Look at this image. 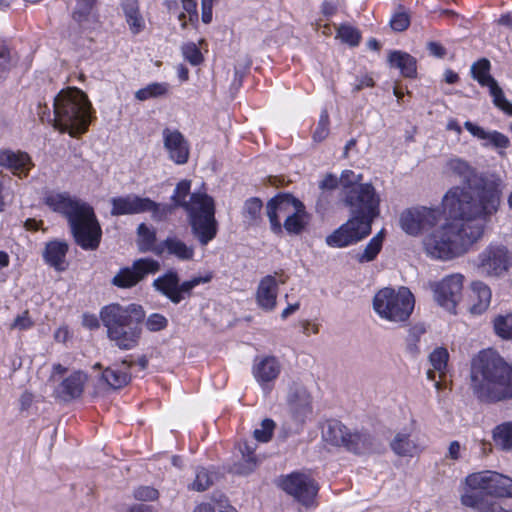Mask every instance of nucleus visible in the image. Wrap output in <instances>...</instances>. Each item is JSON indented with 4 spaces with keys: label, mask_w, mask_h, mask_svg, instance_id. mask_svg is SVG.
<instances>
[{
    "label": "nucleus",
    "mask_w": 512,
    "mask_h": 512,
    "mask_svg": "<svg viewBox=\"0 0 512 512\" xmlns=\"http://www.w3.org/2000/svg\"><path fill=\"white\" fill-rule=\"evenodd\" d=\"M262 209V202L258 198H250L245 202L243 209V217L245 222L249 225H253L257 222L260 217Z\"/></svg>",
    "instance_id": "obj_45"
},
{
    "label": "nucleus",
    "mask_w": 512,
    "mask_h": 512,
    "mask_svg": "<svg viewBox=\"0 0 512 512\" xmlns=\"http://www.w3.org/2000/svg\"><path fill=\"white\" fill-rule=\"evenodd\" d=\"M164 148L169 158L176 164H184L189 158V145L182 133L166 128L162 132Z\"/></svg>",
    "instance_id": "obj_24"
},
{
    "label": "nucleus",
    "mask_w": 512,
    "mask_h": 512,
    "mask_svg": "<svg viewBox=\"0 0 512 512\" xmlns=\"http://www.w3.org/2000/svg\"><path fill=\"white\" fill-rule=\"evenodd\" d=\"M95 0H76V7L73 13V18L77 22L81 23L86 20L89 16Z\"/></svg>",
    "instance_id": "obj_51"
},
{
    "label": "nucleus",
    "mask_w": 512,
    "mask_h": 512,
    "mask_svg": "<svg viewBox=\"0 0 512 512\" xmlns=\"http://www.w3.org/2000/svg\"><path fill=\"white\" fill-rule=\"evenodd\" d=\"M325 442L333 446H343L355 453H363L371 446V439L366 434L351 433L341 422L329 421L322 432Z\"/></svg>",
    "instance_id": "obj_9"
},
{
    "label": "nucleus",
    "mask_w": 512,
    "mask_h": 512,
    "mask_svg": "<svg viewBox=\"0 0 512 512\" xmlns=\"http://www.w3.org/2000/svg\"><path fill=\"white\" fill-rule=\"evenodd\" d=\"M426 445L417 435L411 437L408 432H399L391 442L392 450L399 456L414 457L420 454Z\"/></svg>",
    "instance_id": "obj_29"
},
{
    "label": "nucleus",
    "mask_w": 512,
    "mask_h": 512,
    "mask_svg": "<svg viewBox=\"0 0 512 512\" xmlns=\"http://www.w3.org/2000/svg\"><path fill=\"white\" fill-rule=\"evenodd\" d=\"M483 480L486 495L496 498H512V478L495 471L478 472Z\"/></svg>",
    "instance_id": "obj_21"
},
{
    "label": "nucleus",
    "mask_w": 512,
    "mask_h": 512,
    "mask_svg": "<svg viewBox=\"0 0 512 512\" xmlns=\"http://www.w3.org/2000/svg\"><path fill=\"white\" fill-rule=\"evenodd\" d=\"M383 239L384 231L381 230L368 242L362 252L355 255V259L360 263L374 260L382 248Z\"/></svg>",
    "instance_id": "obj_40"
},
{
    "label": "nucleus",
    "mask_w": 512,
    "mask_h": 512,
    "mask_svg": "<svg viewBox=\"0 0 512 512\" xmlns=\"http://www.w3.org/2000/svg\"><path fill=\"white\" fill-rule=\"evenodd\" d=\"M138 324H127L107 331V337L119 349L131 350L137 346L141 336V329Z\"/></svg>",
    "instance_id": "obj_28"
},
{
    "label": "nucleus",
    "mask_w": 512,
    "mask_h": 512,
    "mask_svg": "<svg viewBox=\"0 0 512 512\" xmlns=\"http://www.w3.org/2000/svg\"><path fill=\"white\" fill-rule=\"evenodd\" d=\"M489 71L490 62L485 58L480 59L471 67L473 78L482 86L489 88L494 104L505 113L512 115V104L505 98L502 89L498 86L496 80L490 76Z\"/></svg>",
    "instance_id": "obj_17"
},
{
    "label": "nucleus",
    "mask_w": 512,
    "mask_h": 512,
    "mask_svg": "<svg viewBox=\"0 0 512 512\" xmlns=\"http://www.w3.org/2000/svg\"><path fill=\"white\" fill-rule=\"evenodd\" d=\"M15 61L9 48L0 45V78L14 65Z\"/></svg>",
    "instance_id": "obj_54"
},
{
    "label": "nucleus",
    "mask_w": 512,
    "mask_h": 512,
    "mask_svg": "<svg viewBox=\"0 0 512 512\" xmlns=\"http://www.w3.org/2000/svg\"><path fill=\"white\" fill-rule=\"evenodd\" d=\"M371 232V225L368 221H361L358 218H350L334 230L325 239L326 244L332 248H344L368 236Z\"/></svg>",
    "instance_id": "obj_13"
},
{
    "label": "nucleus",
    "mask_w": 512,
    "mask_h": 512,
    "mask_svg": "<svg viewBox=\"0 0 512 512\" xmlns=\"http://www.w3.org/2000/svg\"><path fill=\"white\" fill-rule=\"evenodd\" d=\"M212 482L213 479L209 472L204 468H200L196 472L195 480L192 483V489L196 491H204L209 488Z\"/></svg>",
    "instance_id": "obj_53"
},
{
    "label": "nucleus",
    "mask_w": 512,
    "mask_h": 512,
    "mask_svg": "<svg viewBox=\"0 0 512 512\" xmlns=\"http://www.w3.org/2000/svg\"><path fill=\"white\" fill-rule=\"evenodd\" d=\"M389 62L392 67L399 69L405 77H412L416 73V62L407 53L394 51L389 55Z\"/></svg>",
    "instance_id": "obj_38"
},
{
    "label": "nucleus",
    "mask_w": 512,
    "mask_h": 512,
    "mask_svg": "<svg viewBox=\"0 0 512 512\" xmlns=\"http://www.w3.org/2000/svg\"><path fill=\"white\" fill-rule=\"evenodd\" d=\"M492 298L491 289L482 281H474L467 292V308L473 315H481L490 306Z\"/></svg>",
    "instance_id": "obj_26"
},
{
    "label": "nucleus",
    "mask_w": 512,
    "mask_h": 512,
    "mask_svg": "<svg viewBox=\"0 0 512 512\" xmlns=\"http://www.w3.org/2000/svg\"><path fill=\"white\" fill-rule=\"evenodd\" d=\"M240 451L242 454V461L235 464L232 471L236 474L246 475L255 469L257 465V458L254 455V447L249 443H245Z\"/></svg>",
    "instance_id": "obj_39"
},
{
    "label": "nucleus",
    "mask_w": 512,
    "mask_h": 512,
    "mask_svg": "<svg viewBox=\"0 0 512 512\" xmlns=\"http://www.w3.org/2000/svg\"><path fill=\"white\" fill-rule=\"evenodd\" d=\"M361 180H362L361 174H356L352 170H344L339 179V182L343 188V196L345 195V192L347 190L351 189V187L362 185L360 183Z\"/></svg>",
    "instance_id": "obj_50"
},
{
    "label": "nucleus",
    "mask_w": 512,
    "mask_h": 512,
    "mask_svg": "<svg viewBox=\"0 0 512 512\" xmlns=\"http://www.w3.org/2000/svg\"><path fill=\"white\" fill-rule=\"evenodd\" d=\"M478 472L467 475L460 486V503L468 508L479 511L487 495L484 491V485Z\"/></svg>",
    "instance_id": "obj_19"
},
{
    "label": "nucleus",
    "mask_w": 512,
    "mask_h": 512,
    "mask_svg": "<svg viewBox=\"0 0 512 512\" xmlns=\"http://www.w3.org/2000/svg\"><path fill=\"white\" fill-rule=\"evenodd\" d=\"M275 423L271 419H264L260 428L254 430V437L259 442H268L273 434Z\"/></svg>",
    "instance_id": "obj_49"
},
{
    "label": "nucleus",
    "mask_w": 512,
    "mask_h": 512,
    "mask_svg": "<svg viewBox=\"0 0 512 512\" xmlns=\"http://www.w3.org/2000/svg\"><path fill=\"white\" fill-rule=\"evenodd\" d=\"M183 57L191 65H199L203 61V56L195 43H186L181 48Z\"/></svg>",
    "instance_id": "obj_48"
},
{
    "label": "nucleus",
    "mask_w": 512,
    "mask_h": 512,
    "mask_svg": "<svg viewBox=\"0 0 512 512\" xmlns=\"http://www.w3.org/2000/svg\"><path fill=\"white\" fill-rule=\"evenodd\" d=\"M174 208L173 205H161L153 201V205L151 208L147 209V211L152 212V218L154 220L161 221L171 214Z\"/></svg>",
    "instance_id": "obj_56"
},
{
    "label": "nucleus",
    "mask_w": 512,
    "mask_h": 512,
    "mask_svg": "<svg viewBox=\"0 0 512 512\" xmlns=\"http://www.w3.org/2000/svg\"><path fill=\"white\" fill-rule=\"evenodd\" d=\"M44 203L68 221L75 242L84 250H95L101 240L102 230L93 208L67 192L49 191Z\"/></svg>",
    "instance_id": "obj_3"
},
{
    "label": "nucleus",
    "mask_w": 512,
    "mask_h": 512,
    "mask_svg": "<svg viewBox=\"0 0 512 512\" xmlns=\"http://www.w3.org/2000/svg\"><path fill=\"white\" fill-rule=\"evenodd\" d=\"M337 37L344 43L350 46H357L360 41L359 31L349 25H342L337 30Z\"/></svg>",
    "instance_id": "obj_47"
},
{
    "label": "nucleus",
    "mask_w": 512,
    "mask_h": 512,
    "mask_svg": "<svg viewBox=\"0 0 512 512\" xmlns=\"http://www.w3.org/2000/svg\"><path fill=\"white\" fill-rule=\"evenodd\" d=\"M444 172L459 177L463 181H468L473 174L471 166L458 157L451 158L446 162Z\"/></svg>",
    "instance_id": "obj_42"
},
{
    "label": "nucleus",
    "mask_w": 512,
    "mask_h": 512,
    "mask_svg": "<svg viewBox=\"0 0 512 512\" xmlns=\"http://www.w3.org/2000/svg\"><path fill=\"white\" fill-rule=\"evenodd\" d=\"M284 283V281H280ZM279 281L273 275L263 277L255 292L256 304L266 312L273 311L277 305Z\"/></svg>",
    "instance_id": "obj_25"
},
{
    "label": "nucleus",
    "mask_w": 512,
    "mask_h": 512,
    "mask_svg": "<svg viewBox=\"0 0 512 512\" xmlns=\"http://www.w3.org/2000/svg\"><path fill=\"white\" fill-rule=\"evenodd\" d=\"M183 10L189 15V20L197 18V4L195 0H182Z\"/></svg>",
    "instance_id": "obj_62"
},
{
    "label": "nucleus",
    "mask_w": 512,
    "mask_h": 512,
    "mask_svg": "<svg viewBox=\"0 0 512 512\" xmlns=\"http://www.w3.org/2000/svg\"><path fill=\"white\" fill-rule=\"evenodd\" d=\"M82 325L90 330L97 329L99 327V320L94 314H84L82 317Z\"/></svg>",
    "instance_id": "obj_64"
},
{
    "label": "nucleus",
    "mask_w": 512,
    "mask_h": 512,
    "mask_svg": "<svg viewBox=\"0 0 512 512\" xmlns=\"http://www.w3.org/2000/svg\"><path fill=\"white\" fill-rule=\"evenodd\" d=\"M414 295L404 286L398 288L385 287L373 298V310L383 320L392 323L407 321L413 312Z\"/></svg>",
    "instance_id": "obj_6"
},
{
    "label": "nucleus",
    "mask_w": 512,
    "mask_h": 512,
    "mask_svg": "<svg viewBox=\"0 0 512 512\" xmlns=\"http://www.w3.org/2000/svg\"><path fill=\"white\" fill-rule=\"evenodd\" d=\"M464 127L474 137L481 140H486L488 144H491L495 148L505 149L508 148L510 145L509 138L498 131H486L484 128L470 121H466L464 123Z\"/></svg>",
    "instance_id": "obj_34"
},
{
    "label": "nucleus",
    "mask_w": 512,
    "mask_h": 512,
    "mask_svg": "<svg viewBox=\"0 0 512 512\" xmlns=\"http://www.w3.org/2000/svg\"><path fill=\"white\" fill-rule=\"evenodd\" d=\"M281 487L306 508L317 506L316 496L319 487L310 476L303 473H292L282 480Z\"/></svg>",
    "instance_id": "obj_12"
},
{
    "label": "nucleus",
    "mask_w": 512,
    "mask_h": 512,
    "mask_svg": "<svg viewBox=\"0 0 512 512\" xmlns=\"http://www.w3.org/2000/svg\"><path fill=\"white\" fill-rule=\"evenodd\" d=\"M102 379L113 389L122 388L130 381L129 365L123 362L121 366L105 369L102 373Z\"/></svg>",
    "instance_id": "obj_36"
},
{
    "label": "nucleus",
    "mask_w": 512,
    "mask_h": 512,
    "mask_svg": "<svg viewBox=\"0 0 512 512\" xmlns=\"http://www.w3.org/2000/svg\"><path fill=\"white\" fill-rule=\"evenodd\" d=\"M54 128L76 137L87 131L91 122V103L77 88L59 92L53 101Z\"/></svg>",
    "instance_id": "obj_5"
},
{
    "label": "nucleus",
    "mask_w": 512,
    "mask_h": 512,
    "mask_svg": "<svg viewBox=\"0 0 512 512\" xmlns=\"http://www.w3.org/2000/svg\"><path fill=\"white\" fill-rule=\"evenodd\" d=\"M122 9L130 32L134 35L141 33L145 29L146 23L140 12L138 1L125 0Z\"/></svg>",
    "instance_id": "obj_35"
},
{
    "label": "nucleus",
    "mask_w": 512,
    "mask_h": 512,
    "mask_svg": "<svg viewBox=\"0 0 512 512\" xmlns=\"http://www.w3.org/2000/svg\"><path fill=\"white\" fill-rule=\"evenodd\" d=\"M145 325L151 332L162 331L168 326V319L160 313H152L147 317Z\"/></svg>",
    "instance_id": "obj_52"
},
{
    "label": "nucleus",
    "mask_w": 512,
    "mask_h": 512,
    "mask_svg": "<svg viewBox=\"0 0 512 512\" xmlns=\"http://www.w3.org/2000/svg\"><path fill=\"white\" fill-rule=\"evenodd\" d=\"M110 202L112 204L111 214L113 216L144 213L153 205L151 199L135 194L113 197Z\"/></svg>",
    "instance_id": "obj_22"
},
{
    "label": "nucleus",
    "mask_w": 512,
    "mask_h": 512,
    "mask_svg": "<svg viewBox=\"0 0 512 512\" xmlns=\"http://www.w3.org/2000/svg\"><path fill=\"white\" fill-rule=\"evenodd\" d=\"M160 269V264L152 258H140L135 260L131 267H125L113 277L112 284L119 288H131L137 285L149 274H155Z\"/></svg>",
    "instance_id": "obj_16"
},
{
    "label": "nucleus",
    "mask_w": 512,
    "mask_h": 512,
    "mask_svg": "<svg viewBox=\"0 0 512 512\" xmlns=\"http://www.w3.org/2000/svg\"><path fill=\"white\" fill-rule=\"evenodd\" d=\"M299 203L301 201L289 194H279L267 203V216L274 233L282 231L281 219L285 220L291 213H295Z\"/></svg>",
    "instance_id": "obj_18"
},
{
    "label": "nucleus",
    "mask_w": 512,
    "mask_h": 512,
    "mask_svg": "<svg viewBox=\"0 0 512 512\" xmlns=\"http://www.w3.org/2000/svg\"><path fill=\"white\" fill-rule=\"evenodd\" d=\"M464 276L461 274H451L438 282L431 284L435 301L450 312H455V308L462 297Z\"/></svg>",
    "instance_id": "obj_14"
},
{
    "label": "nucleus",
    "mask_w": 512,
    "mask_h": 512,
    "mask_svg": "<svg viewBox=\"0 0 512 512\" xmlns=\"http://www.w3.org/2000/svg\"><path fill=\"white\" fill-rule=\"evenodd\" d=\"M287 401L293 416L298 421H304L312 411L310 395L305 387L299 383H293L290 386Z\"/></svg>",
    "instance_id": "obj_27"
},
{
    "label": "nucleus",
    "mask_w": 512,
    "mask_h": 512,
    "mask_svg": "<svg viewBox=\"0 0 512 512\" xmlns=\"http://www.w3.org/2000/svg\"><path fill=\"white\" fill-rule=\"evenodd\" d=\"M212 273L195 276L188 281L179 284L178 275L175 272H168L153 281L154 288L165 295L172 303L178 304L189 296L191 291L200 284L208 283L212 280Z\"/></svg>",
    "instance_id": "obj_8"
},
{
    "label": "nucleus",
    "mask_w": 512,
    "mask_h": 512,
    "mask_svg": "<svg viewBox=\"0 0 512 512\" xmlns=\"http://www.w3.org/2000/svg\"><path fill=\"white\" fill-rule=\"evenodd\" d=\"M470 385L481 400L512 399V366L495 351H480L471 362Z\"/></svg>",
    "instance_id": "obj_2"
},
{
    "label": "nucleus",
    "mask_w": 512,
    "mask_h": 512,
    "mask_svg": "<svg viewBox=\"0 0 512 512\" xmlns=\"http://www.w3.org/2000/svg\"><path fill=\"white\" fill-rule=\"evenodd\" d=\"M477 268L488 277H501L512 266V254L505 245L489 244L477 257Z\"/></svg>",
    "instance_id": "obj_10"
},
{
    "label": "nucleus",
    "mask_w": 512,
    "mask_h": 512,
    "mask_svg": "<svg viewBox=\"0 0 512 512\" xmlns=\"http://www.w3.org/2000/svg\"><path fill=\"white\" fill-rule=\"evenodd\" d=\"M281 369V363L275 356L266 355L254 359L251 371L255 381L265 389L278 378Z\"/></svg>",
    "instance_id": "obj_20"
},
{
    "label": "nucleus",
    "mask_w": 512,
    "mask_h": 512,
    "mask_svg": "<svg viewBox=\"0 0 512 512\" xmlns=\"http://www.w3.org/2000/svg\"><path fill=\"white\" fill-rule=\"evenodd\" d=\"M169 91V84L166 82H153L135 92V98L139 101H146L152 98L165 96Z\"/></svg>",
    "instance_id": "obj_43"
},
{
    "label": "nucleus",
    "mask_w": 512,
    "mask_h": 512,
    "mask_svg": "<svg viewBox=\"0 0 512 512\" xmlns=\"http://www.w3.org/2000/svg\"><path fill=\"white\" fill-rule=\"evenodd\" d=\"M32 326V321L28 316V312H23L21 315L17 316L14 320L12 327L19 330H26Z\"/></svg>",
    "instance_id": "obj_60"
},
{
    "label": "nucleus",
    "mask_w": 512,
    "mask_h": 512,
    "mask_svg": "<svg viewBox=\"0 0 512 512\" xmlns=\"http://www.w3.org/2000/svg\"><path fill=\"white\" fill-rule=\"evenodd\" d=\"M143 316L141 306L135 304L121 306L114 303L103 307L100 312L101 321L107 331L127 324L140 323Z\"/></svg>",
    "instance_id": "obj_15"
},
{
    "label": "nucleus",
    "mask_w": 512,
    "mask_h": 512,
    "mask_svg": "<svg viewBox=\"0 0 512 512\" xmlns=\"http://www.w3.org/2000/svg\"><path fill=\"white\" fill-rule=\"evenodd\" d=\"M164 252L182 261L191 260L194 256L193 247L186 245L182 240L176 237H168L154 249V253L156 254H162Z\"/></svg>",
    "instance_id": "obj_33"
},
{
    "label": "nucleus",
    "mask_w": 512,
    "mask_h": 512,
    "mask_svg": "<svg viewBox=\"0 0 512 512\" xmlns=\"http://www.w3.org/2000/svg\"><path fill=\"white\" fill-rule=\"evenodd\" d=\"M495 333L503 339H512V313L499 315L493 322Z\"/></svg>",
    "instance_id": "obj_46"
},
{
    "label": "nucleus",
    "mask_w": 512,
    "mask_h": 512,
    "mask_svg": "<svg viewBox=\"0 0 512 512\" xmlns=\"http://www.w3.org/2000/svg\"><path fill=\"white\" fill-rule=\"evenodd\" d=\"M215 0H202L201 8H202V21L206 24L210 23L212 20V8Z\"/></svg>",
    "instance_id": "obj_61"
},
{
    "label": "nucleus",
    "mask_w": 512,
    "mask_h": 512,
    "mask_svg": "<svg viewBox=\"0 0 512 512\" xmlns=\"http://www.w3.org/2000/svg\"><path fill=\"white\" fill-rule=\"evenodd\" d=\"M343 202L350 209L352 218L368 221L370 225L379 215L380 198L370 184L351 187L345 192Z\"/></svg>",
    "instance_id": "obj_7"
},
{
    "label": "nucleus",
    "mask_w": 512,
    "mask_h": 512,
    "mask_svg": "<svg viewBox=\"0 0 512 512\" xmlns=\"http://www.w3.org/2000/svg\"><path fill=\"white\" fill-rule=\"evenodd\" d=\"M309 215L305 210L304 204L301 202L295 208V213H291L284 220L283 227L288 233L299 234L308 224Z\"/></svg>",
    "instance_id": "obj_37"
},
{
    "label": "nucleus",
    "mask_w": 512,
    "mask_h": 512,
    "mask_svg": "<svg viewBox=\"0 0 512 512\" xmlns=\"http://www.w3.org/2000/svg\"><path fill=\"white\" fill-rule=\"evenodd\" d=\"M493 440L496 447L504 451L512 450V422L497 425L493 430Z\"/></svg>",
    "instance_id": "obj_41"
},
{
    "label": "nucleus",
    "mask_w": 512,
    "mask_h": 512,
    "mask_svg": "<svg viewBox=\"0 0 512 512\" xmlns=\"http://www.w3.org/2000/svg\"><path fill=\"white\" fill-rule=\"evenodd\" d=\"M87 381L88 375L84 371H73L57 385L54 395L62 401L76 399L82 395Z\"/></svg>",
    "instance_id": "obj_23"
},
{
    "label": "nucleus",
    "mask_w": 512,
    "mask_h": 512,
    "mask_svg": "<svg viewBox=\"0 0 512 512\" xmlns=\"http://www.w3.org/2000/svg\"><path fill=\"white\" fill-rule=\"evenodd\" d=\"M0 165L9 168L19 177L27 176L33 166L27 153L12 150H0Z\"/></svg>",
    "instance_id": "obj_30"
},
{
    "label": "nucleus",
    "mask_w": 512,
    "mask_h": 512,
    "mask_svg": "<svg viewBox=\"0 0 512 512\" xmlns=\"http://www.w3.org/2000/svg\"><path fill=\"white\" fill-rule=\"evenodd\" d=\"M501 191L485 185L475 192L453 187L442 199L443 211L451 218L424 239L427 254L449 260L467 253L484 235L487 223L499 208Z\"/></svg>",
    "instance_id": "obj_1"
},
{
    "label": "nucleus",
    "mask_w": 512,
    "mask_h": 512,
    "mask_svg": "<svg viewBox=\"0 0 512 512\" xmlns=\"http://www.w3.org/2000/svg\"><path fill=\"white\" fill-rule=\"evenodd\" d=\"M36 113L41 122L50 123L54 126L53 115L51 114L50 108L47 105V103L40 101L37 105Z\"/></svg>",
    "instance_id": "obj_59"
},
{
    "label": "nucleus",
    "mask_w": 512,
    "mask_h": 512,
    "mask_svg": "<svg viewBox=\"0 0 512 512\" xmlns=\"http://www.w3.org/2000/svg\"><path fill=\"white\" fill-rule=\"evenodd\" d=\"M448 359L449 353L447 349L443 347L434 349L429 355V362L432 369H428L426 375L429 380L434 382V386L438 390L440 389L441 384L440 381L436 380V373H438L440 379L446 375Z\"/></svg>",
    "instance_id": "obj_32"
},
{
    "label": "nucleus",
    "mask_w": 512,
    "mask_h": 512,
    "mask_svg": "<svg viewBox=\"0 0 512 512\" xmlns=\"http://www.w3.org/2000/svg\"><path fill=\"white\" fill-rule=\"evenodd\" d=\"M479 512H510L502 507L500 504L490 501L488 498L479 510Z\"/></svg>",
    "instance_id": "obj_63"
},
{
    "label": "nucleus",
    "mask_w": 512,
    "mask_h": 512,
    "mask_svg": "<svg viewBox=\"0 0 512 512\" xmlns=\"http://www.w3.org/2000/svg\"><path fill=\"white\" fill-rule=\"evenodd\" d=\"M410 19L408 14L404 12L396 13L390 20L391 28L395 31L401 32L408 28Z\"/></svg>",
    "instance_id": "obj_58"
},
{
    "label": "nucleus",
    "mask_w": 512,
    "mask_h": 512,
    "mask_svg": "<svg viewBox=\"0 0 512 512\" xmlns=\"http://www.w3.org/2000/svg\"><path fill=\"white\" fill-rule=\"evenodd\" d=\"M158 496V491L150 486H140L134 491V497L140 501H154Z\"/></svg>",
    "instance_id": "obj_57"
},
{
    "label": "nucleus",
    "mask_w": 512,
    "mask_h": 512,
    "mask_svg": "<svg viewBox=\"0 0 512 512\" xmlns=\"http://www.w3.org/2000/svg\"><path fill=\"white\" fill-rule=\"evenodd\" d=\"M441 212L437 208L417 206L404 210L399 217L401 229L408 235L417 236L423 230L438 223Z\"/></svg>",
    "instance_id": "obj_11"
},
{
    "label": "nucleus",
    "mask_w": 512,
    "mask_h": 512,
    "mask_svg": "<svg viewBox=\"0 0 512 512\" xmlns=\"http://www.w3.org/2000/svg\"><path fill=\"white\" fill-rule=\"evenodd\" d=\"M191 182L180 181L173 195L174 207H183L188 214L193 235L202 245H207L217 233L215 208L213 199L205 193H192L189 201L185 198L189 195Z\"/></svg>",
    "instance_id": "obj_4"
},
{
    "label": "nucleus",
    "mask_w": 512,
    "mask_h": 512,
    "mask_svg": "<svg viewBox=\"0 0 512 512\" xmlns=\"http://www.w3.org/2000/svg\"><path fill=\"white\" fill-rule=\"evenodd\" d=\"M68 244L65 241L54 240L48 242L43 251L45 262L57 271H64L67 267L66 254Z\"/></svg>",
    "instance_id": "obj_31"
},
{
    "label": "nucleus",
    "mask_w": 512,
    "mask_h": 512,
    "mask_svg": "<svg viewBox=\"0 0 512 512\" xmlns=\"http://www.w3.org/2000/svg\"><path fill=\"white\" fill-rule=\"evenodd\" d=\"M138 232V246L143 252L153 251L157 248L155 245L156 233L155 230L149 228L145 224H140L137 229Z\"/></svg>",
    "instance_id": "obj_44"
},
{
    "label": "nucleus",
    "mask_w": 512,
    "mask_h": 512,
    "mask_svg": "<svg viewBox=\"0 0 512 512\" xmlns=\"http://www.w3.org/2000/svg\"><path fill=\"white\" fill-rule=\"evenodd\" d=\"M328 133H329V117H328V114L325 112L320 117L318 126L314 131L313 138L315 141L320 142L328 136Z\"/></svg>",
    "instance_id": "obj_55"
}]
</instances>
